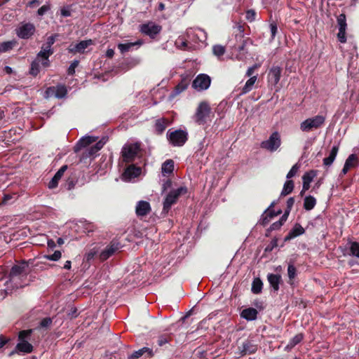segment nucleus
Returning a JSON list of instances; mask_svg holds the SVG:
<instances>
[{"mask_svg": "<svg viewBox=\"0 0 359 359\" xmlns=\"http://www.w3.org/2000/svg\"><path fill=\"white\" fill-rule=\"evenodd\" d=\"M187 39L179 37L177 43L183 48H197L205 45L207 34L200 28H189L186 32Z\"/></svg>", "mask_w": 359, "mask_h": 359, "instance_id": "nucleus-1", "label": "nucleus"}, {"mask_svg": "<svg viewBox=\"0 0 359 359\" xmlns=\"http://www.w3.org/2000/svg\"><path fill=\"white\" fill-rule=\"evenodd\" d=\"M29 272V262L26 261H22L13 265L9 273L8 282L13 285V287H22L20 280L23 278H26Z\"/></svg>", "mask_w": 359, "mask_h": 359, "instance_id": "nucleus-2", "label": "nucleus"}, {"mask_svg": "<svg viewBox=\"0 0 359 359\" xmlns=\"http://www.w3.org/2000/svg\"><path fill=\"white\" fill-rule=\"evenodd\" d=\"M97 139L98 138L97 137L90 135L83 137L76 143L74 147V151L77 152L81 149L87 147L91 144L96 142L94 145L91 146L88 149L87 154L88 156H93L95 155L106 143V140H104V138L97 142Z\"/></svg>", "mask_w": 359, "mask_h": 359, "instance_id": "nucleus-3", "label": "nucleus"}, {"mask_svg": "<svg viewBox=\"0 0 359 359\" xmlns=\"http://www.w3.org/2000/svg\"><path fill=\"white\" fill-rule=\"evenodd\" d=\"M32 330H22L19 332L18 340L15 349L10 353L9 355H12L17 353H30L33 351V346L27 341V339L31 336Z\"/></svg>", "mask_w": 359, "mask_h": 359, "instance_id": "nucleus-4", "label": "nucleus"}, {"mask_svg": "<svg viewBox=\"0 0 359 359\" xmlns=\"http://www.w3.org/2000/svg\"><path fill=\"white\" fill-rule=\"evenodd\" d=\"M141 153L139 142H127L121 149V157L124 162L130 163L140 157Z\"/></svg>", "mask_w": 359, "mask_h": 359, "instance_id": "nucleus-5", "label": "nucleus"}, {"mask_svg": "<svg viewBox=\"0 0 359 359\" xmlns=\"http://www.w3.org/2000/svg\"><path fill=\"white\" fill-rule=\"evenodd\" d=\"M187 193L186 187H180L177 189L171 190L165 196L163 201V211L168 212L172 205L177 203L178 198Z\"/></svg>", "mask_w": 359, "mask_h": 359, "instance_id": "nucleus-6", "label": "nucleus"}, {"mask_svg": "<svg viewBox=\"0 0 359 359\" xmlns=\"http://www.w3.org/2000/svg\"><path fill=\"white\" fill-rule=\"evenodd\" d=\"M325 116L317 115L311 118H306L300 123V130L302 132L308 133L313 130L320 128L324 125Z\"/></svg>", "mask_w": 359, "mask_h": 359, "instance_id": "nucleus-7", "label": "nucleus"}, {"mask_svg": "<svg viewBox=\"0 0 359 359\" xmlns=\"http://www.w3.org/2000/svg\"><path fill=\"white\" fill-rule=\"evenodd\" d=\"M211 112L209 104L205 101L201 102L196 108L194 120L197 124L203 125L207 122Z\"/></svg>", "mask_w": 359, "mask_h": 359, "instance_id": "nucleus-8", "label": "nucleus"}, {"mask_svg": "<svg viewBox=\"0 0 359 359\" xmlns=\"http://www.w3.org/2000/svg\"><path fill=\"white\" fill-rule=\"evenodd\" d=\"M188 134L182 130H175L167 132V138L169 142L174 147H182L187 140Z\"/></svg>", "mask_w": 359, "mask_h": 359, "instance_id": "nucleus-9", "label": "nucleus"}, {"mask_svg": "<svg viewBox=\"0 0 359 359\" xmlns=\"http://www.w3.org/2000/svg\"><path fill=\"white\" fill-rule=\"evenodd\" d=\"M15 31L18 38L29 39L34 34L36 27L31 22H22Z\"/></svg>", "mask_w": 359, "mask_h": 359, "instance_id": "nucleus-10", "label": "nucleus"}, {"mask_svg": "<svg viewBox=\"0 0 359 359\" xmlns=\"http://www.w3.org/2000/svg\"><path fill=\"white\" fill-rule=\"evenodd\" d=\"M281 144L280 135L278 132H273L268 140L261 142V147L271 152L276 151Z\"/></svg>", "mask_w": 359, "mask_h": 359, "instance_id": "nucleus-11", "label": "nucleus"}, {"mask_svg": "<svg viewBox=\"0 0 359 359\" xmlns=\"http://www.w3.org/2000/svg\"><path fill=\"white\" fill-rule=\"evenodd\" d=\"M211 83L210 77L205 74H198L193 81L192 87L197 91L207 90Z\"/></svg>", "mask_w": 359, "mask_h": 359, "instance_id": "nucleus-12", "label": "nucleus"}, {"mask_svg": "<svg viewBox=\"0 0 359 359\" xmlns=\"http://www.w3.org/2000/svg\"><path fill=\"white\" fill-rule=\"evenodd\" d=\"M238 351L236 353L237 357L241 358L245 355H250L256 353L257 345L254 344L252 340L247 339L243 342L241 346H238Z\"/></svg>", "mask_w": 359, "mask_h": 359, "instance_id": "nucleus-13", "label": "nucleus"}, {"mask_svg": "<svg viewBox=\"0 0 359 359\" xmlns=\"http://www.w3.org/2000/svg\"><path fill=\"white\" fill-rule=\"evenodd\" d=\"M140 30L142 34L149 36L151 39H154L161 31V27L150 22L140 25Z\"/></svg>", "mask_w": 359, "mask_h": 359, "instance_id": "nucleus-14", "label": "nucleus"}, {"mask_svg": "<svg viewBox=\"0 0 359 359\" xmlns=\"http://www.w3.org/2000/svg\"><path fill=\"white\" fill-rule=\"evenodd\" d=\"M121 248V245L118 242L112 241L107 245L100 253V259L104 261L111 257Z\"/></svg>", "mask_w": 359, "mask_h": 359, "instance_id": "nucleus-15", "label": "nucleus"}, {"mask_svg": "<svg viewBox=\"0 0 359 359\" xmlns=\"http://www.w3.org/2000/svg\"><path fill=\"white\" fill-rule=\"evenodd\" d=\"M46 93L47 97L54 96L57 98H63L67 95V90L64 85H57L47 88Z\"/></svg>", "mask_w": 359, "mask_h": 359, "instance_id": "nucleus-16", "label": "nucleus"}, {"mask_svg": "<svg viewBox=\"0 0 359 359\" xmlns=\"http://www.w3.org/2000/svg\"><path fill=\"white\" fill-rule=\"evenodd\" d=\"M274 204L275 202L271 203L268 209H266L262 214L259 220V223L262 225L266 226V224H268V223L271 221L272 218L281 213V210H278L277 212H276L273 210H271V208L273 207Z\"/></svg>", "mask_w": 359, "mask_h": 359, "instance_id": "nucleus-17", "label": "nucleus"}, {"mask_svg": "<svg viewBox=\"0 0 359 359\" xmlns=\"http://www.w3.org/2000/svg\"><path fill=\"white\" fill-rule=\"evenodd\" d=\"M151 205L149 202L140 201L137 203L135 213L137 217H144L149 214L151 212Z\"/></svg>", "mask_w": 359, "mask_h": 359, "instance_id": "nucleus-18", "label": "nucleus"}, {"mask_svg": "<svg viewBox=\"0 0 359 359\" xmlns=\"http://www.w3.org/2000/svg\"><path fill=\"white\" fill-rule=\"evenodd\" d=\"M141 173V168L134 165H129L123 173V179L126 181H130L137 177Z\"/></svg>", "mask_w": 359, "mask_h": 359, "instance_id": "nucleus-19", "label": "nucleus"}, {"mask_svg": "<svg viewBox=\"0 0 359 359\" xmlns=\"http://www.w3.org/2000/svg\"><path fill=\"white\" fill-rule=\"evenodd\" d=\"M142 44H143V41L142 40H137L135 42L118 43L117 45V47H118V49L120 50V52L122 54H123L125 53L132 50L133 49V48L135 46H136V48H138Z\"/></svg>", "mask_w": 359, "mask_h": 359, "instance_id": "nucleus-20", "label": "nucleus"}, {"mask_svg": "<svg viewBox=\"0 0 359 359\" xmlns=\"http://www.w3.org/2000/svg\"><path fill=\"white\" fill-rule=\"evenodd\" d=\"M304 229L299 224H295L294 227L289 231L287 235L285 237L284 241H289L299 236L304 234Z\"/></svg>", "mask_w": 359, "mask_h": 359, "instance_id": "nucleus-21", "label": "nucleus"}, {"mask_svg": "<svg viewBox=\"0 0 359 359\" xmlns=\"http://www.w3.org/2000/svg\"><path fill=\"white\" fill-rule=\"evenodd\" d=\"M67 169V165H62L59 170L55 174L52 180L48 183V188L49 189H54L57 187L58 182L62 178V175H64L65 172Z\"/></svg>", "mask_w": 359, "mask_h": 359, "instance_id": "nucleus-22", "label": "nucleus"}, {"mask_svg": "<svg viewBox=\"0 0 359 359\" xmlns=\"http://www.w3.org/2000/svg\"><path fill=\"white\" fill-rule=\"evenodd\" d=\"M281 76V69L278 66L272 67L269 72V80L273 83L274 85H276L280 79Z\"/></svg>", "mask_w": 359, "mask_h": 359, "instance_id": "nucleus-23", "label": "nucleus"}, {"mask_svg": "<svg viewBox=\"0 0 359 359\" xmlns=\"http://www.w3.org/2000/svg\"><path fill=\"white\" fill-rule=\"evenodd\" d=\"M338 151L339 145H334L332 147L329 153V156L323 159V165L325 166L329 167L333 163L337 155Z\"/></svg>", "mask_w": 359, "mask_h": 359, "instance_id": "nucleus-24", "label": "nucleus"}, {"mask_svg": "<svg viewBox=\"0 0 359 359\" xmlns=\"http://www.w3.org/2000/svg\"><path fill=\"white\" fill-rule=\"evenodd\" d=\"M267 280L275 292L279 290V284L281 281V276L278 274L269 273Z\"/></svg>", "mask_w": 359, "mask_h": 359, "instance_id": "nucleus-25", "label": "nucleus"}, {"mask_svg": "<svg viewBox=\"0 0 359 359\" xmlns=\"http://www.w3.org/2000/svg\"><path fill=\"white\" fill-rule=\"evenodd\" d=\"M258 312L254 308H248L241 312V317L244 319L252 321L257 318Z\"/></svg>", "mask_w": 359, "mask_h": 359, "instance_id": "nucleus-26", "label": "nucleus"}, {"mask_svg": "<svg viewBox=\"0 0 359 359\" xmlns=\"http://www.w3.org/2000/svg\"><path fill=\"white\" fill-rule=\"evenodd\" d=\"M169 124V121L168 119L161 118L157 119L155 123V130L157 134H161L165 130L167 126Z\"/></svg>", "mask_w": 359, "mask_h": 359, "instance_id": "nucleus-27", "label": "nucleus"}, {"mask_svg": "<svg viewBox=\"0 0 359 359\" xmlns=\"http://www.w3.org/2000/svg\"><path fill=\"white\" fill-rule=\"evenodd\" d=\"M174 170V161L172 159L166 160L161 167V172L163 175H170Z\"/></svg>", "mask_w": 359, "mask_h": 359, "instance_id": "nucleus-28", "label": "nucleus"}, {"mask_svg": "<svg viewBox=\"0 0 359 359\" xmlns=\"http://www.w3.org/2000/svg\"><path fill=\"white\" fill-rule=\"evenodd\" d=\"M51 55H48L46 53L40 50L36 57V60L41 62V65L44 67H48L50 65L49 57Z\"/></svg>", "mask_w": 359, "mask_h": 359, "instance_id": "nucleus-29", "label": "nucleus"}, {"mask_svg": "<svg viewBox=\"0 0 359 359\" xmlns=\"http://www.w3.org/2000/svg\"><path fill=\"white\" fill-rule=\"evenodd\" d=\"M91 44H93V41L91 39L81 41L76 43L72 50L78 53H83L85 49Z\"/></svg>", "mask_w": 359, "mask_h": 359, "instance_id": "nucleus-30", "label": "nucleus"}, {"mask_svg": "<svg viewBox=\"0 0 359 359\" xmlns=\"http://www.w3.org/2000/svg\"><path fill=\"white\" fill-rule=\"evenodd\" d=\"M189 83V81L187 79H182V81L175 88L172 95H177L185 90L187 88Z\"/></svg>", "mask_w": 359, "mask_h": 359, "instance_id": "nucleus-31", "label": "nucleus"}, {"mask_svg": "<svg viewBox=\"0 0 359 359\" xmlns=\"http://www.w3.org/2000/svg\"><path fill=\"white\" fill-rule=\"evenodd\" d=\"M17 41L14 39L2 42L0 44V53H6L11 50L17 45Z\"/></svg>", "mask_w": 359, "mask_h": 359, "instance_id": "nucleus-32", "label": "nucleus"}, {"mask_svg": "<svg viewBox=\"0 0 359 359\" xmlns=\"http://www.w3.org/2000/svg\"><path fill=\"white\" fill-rule=\"evenodd\" d=\"M257 79V76H251L245 83L242 88L241 94H246L253 88V86Z\"/></svg>", "mask_w": 359, "mask_h": 359, "instance_id": "nucleus-33", "label": "nucleus"}, {"mask_svg": "<svg viewBox=\"0 0 359 359\" xmlns=\"http://www.w3.org/2000/svg\"><path fill=\"white\" fill-rule=\"evenodd\" d=\"M316 205V199L312 196H307L304 200V208L306 210H311Z\"/></svg>", "mask_w": 359, "mask_h": 359, "instance_id": "nucleus-34", "label": "nucleus"}, {"mask_svg": "<svg viewBox=\"0 0 359 359\" xmlns=\"http://www.w3.org/2000/svg\"><path fill=\"white\" fill-rule=\"evenodd\" d=\"M304 339V335L302 333L296 334L294 337H292L289 341L288 344L286 346L285 348L287 350L292 349L297 344L300 343Z\"/></svg>", "mask_w": 359, "mask_h": 359, "instance_id": "nucleus-35", "label": "nucleus"}, {"mask_svg": "<svg viewBox=\"0 0 359 359\" xmlns=\"http://www.w3.org/2000/svg\"><path fill=\"white\" fill-rule=\"evenodd\" d=\"M263 283L260 278H255L252 283L251 291L253 294H259L262 290Z\"/></svg>", "mask_w": 359, "mask_h": 359, "instance_id": "nucleus-36", "label": "nucleus"}, {"mask_svg": "<svg viewBox=\"0 0 359 359\" xmlns=\"http://www.w3.org/2000/svg\"><path fill=\"white\" fill-rule=\"evenodd\" d=\"M294 189V182L292 180H287L281 191V196H286L290 194Z\"/></svg>", "mask_w": 359, "mask_h": 359, "instance_id": "nucleus-37", "label": "nucleus"}, {"mask_svg": "<svg viewBox=\"0 0 359 359\" xmlns=\"http://www.w3.org/2000/svg\"><path fill=\"white\" fill-rule=\"evenodd\" d=\"M350 255L359 258V243L350 242Z\"/></svg>", "mask_w": 359, "mask_h": 359, "instance_id": "nucleus-38", "label": "nucleus"}, {"mask_svg": "<svg viewBox=\"0 0 359 359\" xmlns=\"http://www.w3.org/2000/svg\"><path fill=\"white\" fill-rule=\"evenodd\" d=\"M41 62L38 61V60H34L29 70V74L34 76H36L40 72L39 63Z\"/></svg>", "mask_w": 359, "mask_h": 359, "instance_id": "nucleus-39", "label": "nucleus"}, {"mask_svg": "<svg viewBox=\"0 0 359 359\" xmlns=\"http://www.w3.org/2000/svg\"><path fill=\"white\" fill-rule=\"evenodd\" d=\"M316 175V171L313 170L306 172L302 176V181L311 183Z\"/></svg>", "mask_w": 359, "mask_h": 359, "instance_id": "nucleus-40", "label": "nucleus"}, {"mask_svg": "<svg viewBox=\"0 0 359 359\" xmlns=\"http://www.w3.org/2000/svg\"><path fill=\"white\" fill-rule=\"evenodd\" d=\"M337 25L339 27V29H346L347 24L345 14H340L337 17Z\"/></svg>", "mask_w": 359, "mask_h": 359, "instance_id": "nucleus-41", "label": "nucleus"}, {"mask_svg": "<svg viewBox=\"0 0 359 359\" xmlns=\"http://www.w3.org/2000/svg\"><path fill=\"white\" fill-rule=\"evenodd\" d=\"M287 276L290 280H293L297 276V269L292 263L288 264Z\"/></svg>", "mask_w": 359, "mask_h": 359, "instance_id": "nucleus-42", "label": "nucleus"}, {"mask_svg": "<svg viewBox=\"0 0 359 359\" xmlns=\"http://www.w3.org/2000/svg\"><path fill=\"white\" fill-rule=\"evenodd\" d=\"M345 163H348V168H354L358 165V159L355 154H351L346 160Z\"/></svg>", "mask_w": 359, "mask_h": 359, "instance_id": "nucleus-43", "label": "nucleus"}, {"mask_svg": "<svg viewBox=\"0 0 359 359\" xmlns=\"http://www.w3.org/2000/svg\"><path fill=\"white\" fill-rule=\"evenodd\" d=\"M62 257V252L59 250H56L52 255H44V258L50 261H58Z\"/></svg>", "mask_w": 359, "mask_h": 359, "instance_id": "nucleus-44", "label": "nucleus"}, {"mask_svg": "<svg viewBox=\"0 0 359 359\" xmlns=\"http://www.w3.org/2000/svg\"><path fill=\"white\" fill-rule=\"evenodd\" d=\"M212 51L215 55L220 57L225 53V48L221 45H215L212 48Z\"/></svg>", "mask_w": 359, "mask_h": 359, "instance_id": "nucleus-45", "label": "nucleus"}, {"mask_svg": "<svg viewBox=\"0 0 359 359\" xmlns=\"http://www.w3.org/2000/svg\"><path fill=\"white\" fill-rule=\"evenodd\" d=\"M170 337L166 335H161L158 337L157 344L159 346H163L170 341Z\"/></svg>", "mask_w": 359, "mask_h": 359, "instance_id": "nucleus-46", "label": "nucleus"}, {"mask_svg": "<svg viewBox=\"0 0 359 359\" xmlns=\"http://www.w3.org/2000/svg\"><path fill=\"white\" fill-rule=\"evenodd\" d=\"M299 167L300 166L297 163L294 164L287 174V179H290L293 177L297 174V171L299 169Z\"/></svg>", "mask_w": 359, "mask_h": 359, "instance_id": "nucleus-47", "label": "nucleus"}, {"mask_svg": "<svg viewBox=\"0 0 359 359\" xmlns=\"http://www.w3.org/2000/svg\"><path fill=\"white\" fill-rule=\"evenodd\" d=\"M142 351L144 358H151L154 355L155 353L154 350L149 347H143Z\"/></svg>", "mask_w": 359, "mask_h": 359, "instance_id": "nucleus-48", "label": "nucleus"}, {"mask_svg": "<svg viewBox=\"0 0 359 359\" xmlns=\"http://www.w3.org/2000/svg\"><path fill=\"white\" fill-rule=\"evenodd\" d=\"M142 351V348L134 351L131 355L128 356V359H138L140 357L144 356Z\"/></svg>", "mask_w": 359, "mask_h": 359, "instance_id": "nucleus-49", "label": "nucleus"}, {"mask_svg": "<svg viewBox=\"0 0 359 359\" xmlns=\"http://www.w3.org/2000/svg\"><path fill=\"white\" fill-rule=\"evenodd\" d=\"M79 65V61L78 60H74L71 65H69L68 68V74L73 75L75 73V69Z\"/></svg>", "mask_w": 359, "mask_h": 359, "instance_id": "nucleus-50", "label": "nucleus"}, {"mask_svg": "<svg viewBox=\"0 0 359 359\" xmlns=\"http://www.w3.org/2000/svg\"><path fill=\"white\" fill-rule=\"evenodd\" d=\"M255 16L256 12L254 10H248L246 12L245 18L250 22L254 21L255 20Z\"/></svg>", "mask_w": 359, "mask_h": 359, "instance_id": "nucleus-51", "label": "nucleus"}, {"mask_svg": "<svg viewBox=\"0 0 359 359\" xmlns=\"http://www.w3.org/2000/svg\"><path fill=\"white\" fill-rule=\"evenodd\" d=\"M337 37L341 43H345L346 41V29H339Z\"/></svg>", "mask_w": 359, "mask_h": 359, "instance_id": "nucleus-52", "label": "nucleus"}, {"mask_svg": "<svg viewBox=\"0 0 359 359\" xmlns=\"http://www.w3.org/2000/svg\"><path fill=\"white\" fill-rule=\"evenodd\" d=\"M57 34H53L50 36L46 41V43H45L48 47L52 48V46L54 44L56 38L57 37Z\"/></svg>", "mask_w": 359, "mask_h": 359, "instance_id": "nucleus-53", "label": "nucleus"}, {"mask_svg": "<svg viewBox=\"0 0 359 359\" xmlns=\"http://www.w3.org/2000/svg\"><path fill=\"white\" fill-rule=\"evenodd\" d=\"M277 245H278V240L276 238H273L271 240L270 243L266 246L265 250L270 252L273 248H276Z\"/></svg>", "mask_w": 359, "mask_h": 359, "instance_id": "nucleus-54", "label": "nucleus"}, {"mask_svg": "<svg viewBox=\"0 0 359 359\" xmlns=\"http://www.w3.org/2000/svg\"><path fill=\"white\" fill-rule=\"evenodd\" d=\"M238 41H240V43H240V44H238V45H236V44H235V45H233V48H234L236 50H238V51L241 52V51H242V50H244V48H245V46H246V42H245V41L244 40V39H243V38L242 39V40H238Z\"/></svg>", "mask_w": 359, "mask_h": 359, "instance_id": "nucleus-55", "label": "nucleus"}, {"mask_svg": "<svg viewBox=\"0 0 359 359\" xmlns=\"http://www.w3.org/2000/svg\"><path fill=\"white\" fill-rule=\"evenodd\" d=\"M269 27H270V31H271V39H273L277 33V30H278L277 25L275 22H272L270 24Z\"/></svg>", "mask_w": 359, "mask_h": 359, "instance_id": "nucleus-56", "label": "nucleus"}, {"mask_svg": "<svg viewBox=\"0 0 359 359\" xmlns=\"http://www.w3.org/2000/svg\"><path fill=\"white\" fill-rule=\"evenodd\" d=\"M237 29L239 31V34H236V36H235L236 39V40H242V39L243 38V32H244L243 27L241 25H238Z\"/></svg>", "mask_w": 359, "mask_h": 359, "instance_id": "nucleus-57", "label": "nucleus"}, {"mask_svg": "<svg viewBox=\"0 0 359 359\" xmlns=\"http://www.w3.org/2000/svg\"><path fill=\"white\" fill-rule=\"evenodd\" d=\"M52 323V319L50 318H43L41 323L40 325L42 327H47Z\"/></svg>", "mask_w": 359, "mask_h": 359, "instance_id": "nucleus-58", "label": "nucleus"}, {"mask_svg": "<svg viewBox=\"0 0 359 359\" xmlns=\"http://www.w3.org/2000/svg\"><path fill=\"white\" fill-rule=\"evenodd\" d=\"M49 10L50 6L48 5H43L40 8H39L37 13L39 15L42 16Z\"/></svg>", "mask_w": 359, "mask_h": 359, "instance_id": "nucleus-59", "label": "nucleus"}, {"mask_svg": "<svg viewBox=\"0 0 359 359\" xmlns=\"http://www.w3.org/2000/svg\"><path fill=\"white\" fill-rule=\"evenodd\" d=\"M282 225H283L282 222H280L278 220V222H276L273 223L271 225L269 229L271 231L278 230V229H279L281 227Z\"/></svg>", "mask_w": 359, "mask_h": 359, "instance_id": "nucleus-60", "label": "nucleus"}, {"mask_svg": "<svg viewBox=\"0 0 359 359\" xmlns=\"http://www.w3.org/2000/svg\"><path fill=\"white\" fill-rule=\"evenodd\" d=\"M61 15L63 17H69L71 15V10L69 7H63L61 9Z\"/></svg>", "mask_w": 359, "mask_h": 359, "instance_id": "nucleus-61", "label": "nucleus"}, {"mask_svg": "<svg viewBox=\"0 0 359 359\" xmlns=\"http://www.w3.org/2000/svg\"><path fill=\"white\" fill-rule=\"evenodd\" d=\"M294 203V198L293 197H290L287 201V211L290 212Z\"/></svg>", "mask_w": 359, "mask_h": 359, "instance_id": "nucleus-62", "label": "nucleus"}, {"mask_svg": "<svg viewBox=\"0 0 359 359\" xmlns=\"http://www.w3.org/2000/svg\"><path fill=\"white\" fill-rule=\"evenodd\" d=\"M41 50L46 53L48 55H53L54 52L52 48L48 47L46 44L43 45Z\"/></svg>", "mask_w": 359, "mask_h": 359, "instance_id": "nucleus-63", "label": "nucleus"}, {"mask_svg": "<svg viewBox=\"0 0 359 359\" xmlns=\"http://www.w3.org/2000/svg\"><path fill=\"white\" fill-rule=\"evenodd\" d=\"M13 198V195L11 194H5L3 197L2 204L6 205L8 203L10 200Z\"/></svg>", "mask_w": 359, "mask_h": 359, "instance_id": "nucleus-64", "label": "nucleus"}]
</instances>
